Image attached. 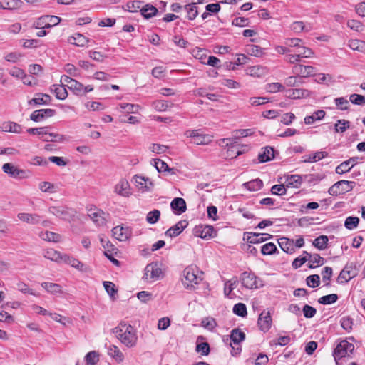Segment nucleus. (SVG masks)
Returning a JSON list of instances; mask_svg holds the SVG:
<instances>
[{"label":"nucleus","instance_id":"nucleus-34","mask_svg":"<svg viewBox=\"0 0 365 365\" xmlns=\"http://www.w3.org/2000/svg\"><path fill=\"white\" fill-rule=\"evenodd\" d=\"M51 91L54 93L56 98L64 100L68 96V91L63 85L54 84L51 86Z\"/></svg>","mask_w":365,"mask_h":365},{"label":"nucleus","instance_id":"nucleus-30","mask_svg":"<svg viewBox=\"0 0 365 365\" xmlns=\"http://www.w3.org/2000/svg\"><path fill=\"white\" fill-rule=\"evenodd\" d=\"M356 163V159L354 158H351L338 165L336 168V173L338 174L347 173L354 167Z\"/></svg>","mask_w":365,"mask_h":365},{"label":"nucleus","instance_id":"nucleus-29","mask_svg":"<svg viewBox=\"0 0 365 365\" xmlns=\"http://www.w3.org/2000/svg\"><path fill=\"white\" fill-rule=\"evenodd\" d=\"M274 158V150L273 148L267 146L262 149V151L258 155L259 163H265L272 160Z\"/></svg>","mask_w":365,"mask_h":365},{"label":"nucleus","instance_id":"nucleus-52","mask_svg":"<svg viewBox=\"0 0 365 365\" xmlns=\"http://www.w3.org/2000/svg\"><path fill=\"white\" fill-rule=\"evenodd\" d=\"M87 365H96L99 361V354L95 351H89L85 356Z\"/></svg>","mask_w":365,"mask_h":365},{"label":"nucleus","instance_id":"nucleus-43","mask_svg":"<svg viewBox=\"0 0 365 365\" xmlns=\"http://www.w3.org/2000/svg\"><path fill=\"white\" fill-rule=\"evenodd\" d=\"M212 140V137L211 135L199 132L195 140H192V143L196 145H208Z\"/></svg>","mask_w":365,"mask_h":365},{"label":"nucleus","instance_id":"nucleus-27","mask_svg":"<svg viewBox=\"0 0 365 365\" xmlns=\"http://www.w3.org/2000/svg\"><path fill=\"white\" fill-rule=\"evenodd\" d=\"M281 249L287 254H293L295 252L294 240L287 237H282L279 240Z\"/></svg>","mask_w":365,"mask_h":365},{"label":"nucleus","instance_id":"nucleus-53","mask_svg":"<svg viewBox=\"0 0 365 365\" xmlns=\"http://www.w3.org/2000/svg\"><path fill=\"white\" fill-rule=\"evenodd\" d=\"M103 287L109 296L113 299H115V295L117 294L118 289H116L115 284L111 282L106 281L103 282Z\"/></svg>","mask_w":365,"mask_h":365},{"label":"nucleus","instance_id":"nucleus-2","mask_svg":"<svg viewBox=\"0 0 365 365\" xmlns=\"http://www.w3.org/2000/svg\"><path fill=\"white\" fill-rule=\"evenodd\" d=\"M200 272L197 267L190 266L186 267L183 271V279L182 280L184 286L187 289L195 288V285L202 279L199 274Z\"/></svg>","mask_w":365,"mask_h":365},{"label":"nucleus","instance_id":"nucleus-1","mask_svg":"<svg viewBox=\"0 0 365 365\" xmlns=\"http://www.w3.org/2000/svg\"><path fill=\"white\" fill-rule=\"evenodd\" d=\"M115 337L126 347L132 348L135 346L138 341L137 332L135 329L125 322H120L113 329Z\"/></svg>","mask_w":365,"mask_h":365},{"label":"nucleus","instance_id":"nucleus-5","mask_svg":"<svg viewBox=\"0 0 365 365\" xmlns=\"http://www.w3.org/2000/svg\"><path fill=\"white\" fill-rule=\"evenodd\" d=\"M354 349L353 344L347 341L346 340H342L337 344L336 347L334 350L333 356L334 359L338 363V360L341 358L349 356V354H351Z\"/></svg>","mask_w":365,"mask_h":365},{"label":"nucleus","instance_id":"nucleus-10","mask_svg":"<svg viewBox=\"0 0 365 365\" xmlns=\"http://www.w3.org/2000/svg\"><path fill=\"white\" fill-rule=\"evenodd\" d=\"M357 275L356 266L353 264H348L341 271L337 278V282L339 284L348 282L352 278Z\"/></svg>","mask_w":365,"mask_h":365},{"label":"nucleus","instance_id":"nucleus-44","mask_svg":"<svg viewBox=\"0 0 365 365\" xmlns=\"http://www.w3.org/2000/svg\"><path fill=\"white\" fill-rule=\"evenodd\" d=\"M158 9L150 4H146L143 6L140 9V14L145 18L150 19L156 15Z\"/></svg>","mask_w":365,"mask_h":365},{"label":"nucleus","instance_id":"nucleus-46","mask_svg":"<svg viewBox=\"0 0 365 365\" xmlns=\"http://www.w3.org/2000/svg\"><path fill=\"white\" fill-rule=\"evenodd\" d=\"M43 256L51 261L59 262L61 259L62 255L61 253L52 248L47 249L44 251Z\"/></svg>","mask_w":365,"mask_h":365},{"label":"nucleus","instance_id":"nucleus-18","mask_svg":"<svg viewBox=\"0 0 365 365\" xmlns=\"http://www.w3.org/2000/svg\"><path fill=\"white\" fill-rule=\"evenodd\" d=\"M55 113V110L51 108L40 109L34 111L30 115V119L35 122H40L47 118L53 116Z\"/></svg>","mask_w":365,"mask_h":365},{"label":"nucleus","instance_id":"nucleus-55","mask_svg":"<svg viewBox=\"0 0 365 365\" xmlns=\"http://www.w3.org/2000/svg\"><path fill=\"white\" fill-rule=\"evenodd\" d=\"M160 216V210H153V211H150L147 214L146 220L150 224H155L159 220Z\"/></svg>","mask_w":365,"mask_h":365},{"label":"nucleus","instance_id":"nucleus-48","mask_svg":"<svg viewBox=\"0 0 365 365\" xmlns=\"http://www.w3.org/2000/svg\"><path fill=\"white\" fill-rule=\"evenodd\" d=\"M328 237L326 235H320L312 242V245L320 250H324L327 247Z\"/></svg>","mask_w":365,"mask_h":365},{"label":"nucleus","instance_id":"nucleus-8","mask_svg":"<svg viewBox=\"0 0 365 365\" xmlns=\"http://www.w3.org/2000/svg\"><path fill=\"white\" fill-rule=\"evenodd\" d=\"M86 210L88 216L96 225L103 226L106 224L108 215L107 213L93 206L88 207Z\"/></svg>","mask_w":365,"mask_h":365},{"label":"nucleus","instance_id":"nucleus-28","mask_svg":"<svg viewBox=\"0 0 365 365\" xmlns=\"http://www.w3.org/2000/svg\"><path fill=\"white\" fill-rule=\"evenodd\" d=\"M51 101V97L48 94L41 93H36L35 97L29 101L28 103L32 105H48Z\"/></svg>","mask_w":365,"mask_h":365},{"label":"nucleus","instance_id":"nucleus-45","mask_svg":"<svg viewBox=\"0 0 365 365\" xmlns=\"http://www.w3.org/2000/svg\"><path fill=\"white\" fill-rule=\"evenodd\" d=\"M119 108L121 111L126 113H136L140 108V106L137 104L122 103L119 104Z\"/></svg>","mask_w":365,"mask_h":365},{"label":"nucleus","instance_id":"nucleus-63","mask_svg":"<svg viewBox=\"0 0 365 365\" xmlns=\"http://www.w3.org/2000/svg\"><path fill=\"white\" fill-rule=\"evenodd\" d=\"M359 219L357 217H348L344 222V226L349 230H353L359 225Z\"/></svg>","mask_w":365,"mask_h":365},{"label":"nucleus","instance_id":"nucleus-16","mask_svg":"<svg viewBox=\"0 0 365 365\" xmlns=\"http://www.w3.org/2000/svg\"><path fill=\"white\" fill-rule=\"evenodd\" d=\"M114 192L123 197H128L132 194L130 185L125 179H121L115 185Z\"/></svg>","mask_w":365,"mask_h":365},{"label":"nucleus","instance_id":"nucleus-13","mask_svg":"<svg viewBox=\"0 0 365 365\" xmlns=\"http://www.w3.org/2000/svg\"><path fill=\"white\" fill-rule=\"evenodd\" d=\"M272 323L271 314L268 310H263L259 316L257 324L259 329L264 332H267L271 328Z\"/></svg>","mask_w":365,"mask_h":365},{"label":"nucleus","instance_id":"nucleus-15","mask_svg":"<svg viewBox=\"0 0 365 365\" xmlns=\"http://www.w3.org/2000/svg\"><path fill=\"white\" fill-rule=\"evenodd\" d=\"M134 179L136 187L143 192L150 191L153 187V183L148 178L135 175Z\"/></svg>","mask_w":365,"mask_h":365},{"label":"nucleus","instance_id":"nucleus-3","mask_svg":"<svg viewBox=\"0 0 365 365\" xmlns=\"http://www.w3.org/2000/svg\"><path fill=\"white\" fill-rule=\"evenodd\" d=\"M146 280L155 282L163 277L161 264L158 262L148 264L145 268L143 277Z\"/></svg>","mask_w":365,"mask_h":365},{"label":"nucleus","instance_id":"nucleus-9","mask_svg":"<svg viewBox=\"0 0 365 365\" xmlns=\"http://www.w3.org/2000/svg\"><path fill=\"white\" fill-rule=\"evenodd\" d=\"M316 68L312 66H305L302 64H297L292 66V73L297 76L299 78H307L314 76L316 74Z\"/></svg>","mask_w":365,"mask_h":365},{"label":"nucleus","instance_id":"nucleus-11","mask_svg":"<svg viewBox=\"0 0 365 365\" xmlns=\"http://www.w3.org/2000/svg\"><path fill=\"white\" fill-rule=\"evenodd\" d=\"M48 212L64 220L69 221L73 216V210L64 206H51Z\"/></svg>","mask_w":365,"mask_h":365},{"label":"nucleus","instance_id":"nucleus-64","mask_svg":"<svg viewBox=\"0 0 365 365\" xmlns=\"http://www.w3.org/2000/svg\"><path fill=\"white\" fill-rule=\"evenodd\" d=\"M277 250L276 245L272 242L264 244L262 246L261 252L264 255H272Z\"/></svg>","mask_w":365,"mask_h":365},{"label":"nucleus","instance_id":"nucleus-50","mask_svg":"<svg viewBox=\"0 0 365 365\" xmlns=\"http://www.w3.org/2000/svg\"><path fill=\"white\" fill-rule=\"evenodd\" d=\"M155 167L157 169L158 172H170L172 174H174L173 168H170L166 163L163 161L162 160L157 159L154 160Z\"/></svg>","mask_w":365,"mask_h":365},{"label":"nucleus","instance_id":"nucleus-41","mask_svg":"<svg viewBox=\"0 0 365 365\" xmlns=\"http://www.w3.org/2000/svg\"><path fill=\"white\" fill-rule=\"evenodd\" d=\"M1 130L4 132H11L15 133H21V125L13 122L4 123L1 126Z\"/></svg>","mask_w":365,"mask_h":365},{"label":"nucleus","instance_id":"nucleus-4","mask_svg":"<svg viewBox=\"0 0 365 365\" xmlns=\"http://www.w3.org/2000/svg\"><path fill=\"white\" fill-rule=\"evenodd\" d=\"M355 182L349 180H339L334 183L328 190L329 195L337 196L339 195L348 192L353 190L355 186Z\"/></svg>","mask_w":365,"mask_h":365},{"label":"nucleus","instance_id":"nucleus-23","mask_svg":"<svg viewBox=\"0 0 365 365\" xmlns=\"http://www.w3.org/2000/svg\"><path fill=\"white\" fill-rule=\"evenodd\" d=\"M170 207L176 215H181L187 210L186 202L185 200L181 197L174 198L170 203Z\"/></svg>","mask_w":365,"mask_h":365},{"label":"nucleus","instance_id":"nucleus-20","mask_svg":"<svg viewBox=\"0 0 365 365\" xmlns=\"http://www.w3.org/2000/svg\"><path fill=\"white\" fill-rule=\"evenodd\" d=\"M272 237V235L268 233H247V240L249 243L252 244L261 243L271 239Z\"/></svg>","mask_w":365,"mask_h":365},{"label":"nucleus","instance_id":"nucleus-32","mask_svg":"<svg viewBox=\"0 0 365 365\" xmlns=\"http://www.w3.org/2000/svg\"><path fill=\"white\" fill-rule=\"evenodd\" d=\"M267 73V69L261 66H250L246 70V73L253 77H262Z\"/></svg>","mask_w":365,"mask_h":365},{"label":"nucleus","instance_id":"nucleus-56","mask_svg":"<svg viewBox=\"0 0 365 365\" xmlns=\"http://www.w3.org/2000/svg\"><path fill=\"white\" fill-rule=\"evenodd\" d=\"M350 122L346 120H339L334 125L336 133H344L349 128Z\"/></svg>","mask_w":365,"mask_h":365},{"label":"nucleus","instance_id":"nucleus-31","mask_svg":"<svg viewBox=\"0 0 365 365\" xmlns=\"http://www.w3.org/2000/svg\"><path fill=\"white\" fill-rule=\"evenodd\" d=\"M223 142L226 143V146L227 148V155L232 158H236V153L237 150V148H240L239 144L237 143V142L234 139L231 138H224L222 140Z\"/></svg>","mask_w":365,"mask_h":365},{"label":"nucleus","instance_id":"nucleus-33","mask_svg":"<svg viewBox=\"0 0 365 365\" xmlns=\"http://www.w3.org/2000/svg\"><path fill=\"white\" fill-rule=\"evenodd\" d=\"M108 354L113 358L117 362H122L124 360V355L115 345H110L108 349Z\"/></svg>","mask_w":365,"mask_h":365},{"label":"nucleus","instance_id":"nucleus-21","mask_svg":"<svg viewBox=\"0 0 365 365\" xmlns=\"http://www.w3.org/2000/svg\"><path fill=\"white\" fill-rule=\"evenodd\" d=\"M188 225L187 220H180L175 225L170 227L166 232L165 235L170 237H174L180 235L184 229Z\"/></svg>","mask_w":365,"mask_h":365},{"label":"nucleus","instance_id":"nucleus-22","mask_svg":"<svg viewBox=\"0 0 365 365\" xmlns=\"http://www.w3.org/2000/svg\"><path fill=\"white\" fill-rule=\"evenodd\" d=\"M311 92L303 88H292L286 90V96L292 99H299L310 96Z\"/></svg>","mask_w":365,"mask_h":365},{"label":"nucleus","instance_id":"nucleus-47","mask_svg":"<svg viewBox=\"0 0 365 365\" xmlns=\"http://www.w3.org/2000/svg\"><path fill=\"white\" fill-rule=\"evenodd\" d=\"M262 185V180L259 178L244 183V186L250 191H257L261 189Z\"/></svg>","mask_w":365,"mask_h":365},{"label":"nucleus","instance_id":"nucleus-6","mask_svg":"<svg viewBox=\"0 0 365 365\" xmlns=\"http://www.w3.org/2000/svg\"><path fill=\"white\" fill-rule=\"evenodd\" d=\"M240 280L242 286L247 289H257L262 286L260 279L251 272H242L240 277Z\"/></svg>","mask_w":365,"mask_h":365},{"label":"nucleus","instance_id":"nucleus-40","mask_svg":"<svg viewBox=\"0 0 365 365\" xmlns=\"http://www.w3.org/2000/svg\"><path fill=\"white\" fill-rule=\"evenodd\" d=\"M230 339L235 345H238V344H240V342L245 340V334L242 332L240 329H234L231 331Z\"/></svg>","mask_w":365,"mask_h":365},{"label":"nucleus","instance_id":"nucleus-26","mask_svg":"<svg viewBox=\"0 0 365 365\" xmlns=\"http://www.w3.org/2000/svg\"><path fill=\"white\" fill-rule=\"evenodd\" d=\"M17 217L19 220L31 225L39 223L41 220V217L38 215L26 212L19 213Z\"/></svg>","mask_w":365,"mask_h":365},{"label":"nucleus","instance_id":"nucleus-39","mask_svg":"<svg viewBox=\"0 0 365 365\" xmlns=\"http://www.w3.org/2000/svg\"><path fill=\"white\" fill-rule=\"evenodd\" d=\"M325 111L323 110H319L315 112L312 115H308L304 118V123L307 125H311L314 123L316 120H322L325 116Z\"/></svg>","mask_w":365,"mask_h":365},{"label":"nucleus","instance_id":"nucleus-24","mask_svg":"<svg viewBox=\"0 0 365 365\" xmlns=\"http://www.w3.org/2000/svg\"><path fill=\"white\" fill-rule=\"evenodd\" d=\"M61 261H63L65 263L71 265V267L76 268L77 269L81 272H86L87 268L84 264L80 262L78 259L69 256L68 255H63L61 257Z\"/></svg>","mask_w":365,"mask_h":365},{"label":"nucleus","instance_id":"nucleus-17","mask_svg":"<svg viewBox=\"0 0 365 365\" xmlns=\"http://www.w3.org/2000/svg\"><path fill=\"white\" fill-rule=\"evenodd\" d=\"M112 233L119 241H126L132 235L131 229L128 227L116 226L112 229Z\"/></svg>","mask_w":365,"mask_h":365},{"label":"nucleus","instance_id":"nucleus-62","mask_svg":"<svg viewBox=\"0 0 365 365\" xmlns=\"http://www.w3.org/2000/svg\"><path fill=\"white\" fill-rule=\"evenodd\" d=\"M233 312L237 316L244 317L247 314V307L242 303L236 304L233 307Z\"/></svg>","mask_w":365,"mask_h":365},{"label":"nucleus","instance_id":"nucleus-38","mask_svg":"<svg viewBox=\"0 0 365 365\" xmlns=\"http://www.w3.org/2000/svg\"><path fill=\"white\" fill-rule=\"evenodd\" d=\"M22 1L20 0H0V9H16L21 6Z\"/></svg>","mask_w":365,"mask_h":365},{"label":"nucleus","instance_id":"nucleus-14","mask_svg":"<svg viewBox=\"0 0 365 365\" xmlns=\"http://www.w3.org/2000/svg\"><path fill=\"white\" fill-rule=\"evenodd\" d=\"M68 89L71 91L75 95L83 96H85L87 93L92 91L93 90V87L91 85L84 86L81 82L74 80L71 82V86H69Z\"/></svg>","mask_w":365,"mask_h":365},{"label":"nucleus","instance_id":"nucleus-25","mask_svg":"<svg viewBox=\"0 0 365 365\" xmlns=\"http://www.w3.org/2000/svg\"><path fill=\"white\" fill-rule=\"evenodd\" d=\"M303 255H307L309 261V267L312 269L323 265L325 262L324 258L319 254L311 255L307 251L303 252Z\"/></svg>","mask_w":365,"mask_h":365},{"label":"nucleus","instance_id":"nucleus-36","mask_svg":"<svg viewBox=\"0 0 365 365\" xmlns=\"http://www.w3.org/2000/svg\"><path fill=\"white\" fill-rule=\"evenodd\" d=\"M39 237L45 241L53 242H58L61 239V236L59 234L50 231L41 232Z\"/></svg>","mask_w":365,"mask_h":365},{"label":"nucleus","instance_id":"nucleus-37","mask_svg":"<svg viewBox=\"0 0 365 365\" xmlns=\"http://www.w3.org/2000/svg\"><path fill=\"white\" fill-rule=\"evenodd\" d=\"M41 287L52 294H61L63 292L61 286L56 283L44 282L41 283Z\"/></svg>","mask_w":365,"mask_h":365},{"label":"nucleus","instance_id":"nucleus-58","mask_svg":"<svg viewBox=\"0 0 365 365\" xmlns=\"http://www.w3.org/2000/svg\"><path fill=\"white\" fill-rule=\"evenodd\" d=\"M202 325L209 331H213L217 327V322L212 317H206L202 320Z\"/></svg>","mask_w":365,"mask_h":365},{"label":"nucleus","instance_id":"nucleus-57","mask_svg":"<svg viewBox=\"0 0 365 365\" xmlns=\"http://www.w3.org/2000/svg\"><path fill=\"white\" fill-rule=\"evenodd\" d=\"M341 327L349 332L352 330L353 327V319L350 317H344L340 320Z\"/></svg>","mask_w":365,"mask_h":365},{"label":"nucleus","instance_id":"nucleus-54","mask_svg":"<svg viewBox=\"0 0 365 365\" xmlns=\"http://www.w3.org/2000/svg\"><path fill=\"white\" fill-rule=\"evenodd\" d=\"M338 299V296L336 294H331L320 297L318 300L319 303L322 304H331L335 303Z\"/></svg>","mask_w":365,"mask_h":365},{"label":"nucleus","instance_id":"nucleus-42","mask_svg":"<svg viewBox=\"0 0 365 365\" xmlns=\"http://www.w3.org/2000/svg\"><path fill=\"white\" fill-rule=\"evenodd\" d=\"M65 140V137L62 135L54 133H49L46 130L43 141L46 142H63Z\"/></svg>","mask_w":365,"mask_h":365},{"label":"nucleus","instance_id":"nucleus-49","mask_svg":"<svg viewBox=\"0 0 365 365\" xmlns=\"http://www.w3.org/2000/svg\"><path fill=\"white\" fill-rule=\"evenodd\" d=\"M185 11L187 13V17L190 20H193L198 15L197 6L195 4H189L185 6Z\"/></svg>","mask_w":365,"mask_h":365},{"label":"nucleus","instance_id":"nucleus-19","mask_svg":"<svg viewBox=\"0 0 365 365\" xmlns=\"http://www.w3.org/2000/svg\"><path fill=\"white\" fill-rule=\"evenodd\" d=\"M195 235L202 239H209L212 237L215 232L211 225H200L195 228Z\"/></svg>","mask_w":365,"mask_h":365},{"label":"nucleus","instance_id":"nucleus-59","mask_svg":"<svg viewBox=\"0 0 365 365\" xmlns=\"http://www.w3.org/2000/svg\"><path fill=\"white\" fill-rule=\"evenodd\" d=\"M327 153L324 151H318L314 154L309 155L308 158L305 160V162H317L327 156Z\"/></svg>","mask_w":365,"mask_h":365},{"label":"nucleus","instance_id":"nucleus-35","mask_svg":"<svg viewBox=\"0 0 365 365\" xmlns=\"http://www.w3.org/2000/svg\"><path fill=\"white\" fill-rule=\"evenodd\" d=\"M68 41L76 46L83 47L88 42V39L81 34H76L68 38Z\"/></svg>","mask_w":365,"mask_h":365},{"label":"nucleus","instance_id":"nucleus-51","mask_svg":"<svg viewBox=\"0 0 365 365\" xmlns=\"http://www.w3.org/2000/svg\"><path fill=\"white\" fill-rule=\"evenodd\" d=\"M291 29L295 33H299L302 31L307 32L311 30V26H306L303 21H294L291 25Z\"/></svg>","mask_w":365,"mask_h":365},{"label":"nucleus","instance_id":"nucleus-61","mask_svg":"<svg viewBox=\"0 0 365 365\" xmlns=\"http://www.w3.org/2000/svg\"><path fill=\"white\" fill-rule=\"evenodd\" d=\"M41 191L43 192L53 193L54 192L55 186L53 183L47 181L41 182L38 185Z\"/></svg>","mask_w":365,"mask_h":365},{"label":"nucleus","instance_id":"nucleus-12","mask_svg":"<svg viewBox=\"0 0 365 365\" xmlns=\"http://www.w3.org/2000/svg\"><path fill=\"white\" fill-rule=\"evenodd\" d=\"M3 171L8 174L9 176L14 178H27L26 171L18 168L12 163H6L2 166Z\"/></svg>","mask_w":365,"mask_h":365},{"label":"nucleus","instance_id":"nucleus-7","mask_svg":"<svg viewBox=\"0 0 365 365\" xmlns=\"http://www.w3.org/2000/svg\"><path fill=\"white\" fill-rule=\"evenodd\" d=\"M60 21L61 18L56 16H42L33 23V27L36 29H48L58 24Z\"/></svg>","mask_w":365,"mask_h":365},{"label":"nucleus","instance_id":"nucleus-60","mask_svg":"<svg viewBox=\"0 0 365 365\" xmlns=\"http://www.w3.org/2000/svg\"><path fill=\"white\" fill-rule=\"evenodd\" d=\"M284 61L290 64H293L294 66L299 64L302 61L299 53H292V52L285 55Z\"/></svg>","mask_w":365,"mask_h":365}]
</instances>
